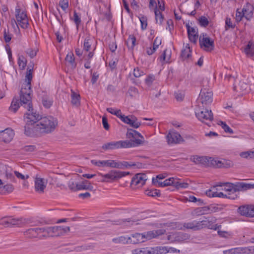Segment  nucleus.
<instances>
[{
	"label": "nucleus",
	"instance_id": "obj_19",
	"mask_svg": "<svg viewBox=\"0 0 254 254\" xmlns=\"http://www.w3.org/2000/svg\"><path fill=\"white\" fill-rule=\"evenodd\" d=\"M190 236L182 233H171L168 236V240L171 242H180L189 239Z\"/></svg>",
	"mask_w": 254,
	"mask_h": 254
},
{
	"label": "nucleus",
	"instance_id": "obj_22",
	"mask_svg": "<svg viewBox=\"0 0 254 254\" xmlns=\"http://www.w3.org/2000/svg\"><path fill=\"white\" fill-rule=\"evenodd\" d=\"M141 164L139 163H135L132 162L127 161H116L115 160V168L120 169H127L132 167L139 168Z\"/></svg>",
	"mask_w": 254,
	"mask_h": 254
},
{
	"label": "nucleus",
	"instance_id": "obj_48",
	"mask_svg": "<svg viewBox=\"0 0 254 254\" xmlns=\"http://www.w3.org/2000/svg\"><path fill=\"white\" fill-rule=\"evenodd\" d=\"M171 53L170 50H164L162 56L160 57V60L165 63L169 62L171 58Z\"/></svg>",
	"mask_w": 254,
	"mask_h": 254
},
{
	"label": "nucleus",
	"instance_id": "obj_46",
	"mask_svg": "<svg viewBox=\"0 0 254 254\" xmlns=\"http://www.w3.org/2000/svg\"><path fill=\"white\" fill-rule=\"evenodd\" d=\"M184 201H189L192 202H198L199 204L203 203V200L200 198H197L193 195H189L182 199Z\"/></svg>",
	"mask_w": 254,
	"mask_h": 254
},
{
	"label": "nucleus",
	"instance_id": "obj_17",
	"mask_svg": "<svg viewBox=\"0 0 254 254\" xmlns=\"http://www.w3.org/2000/svg\"><path fill=\"white\" fill-rule=\"evenodd\" d=\"M120 119L124 123L128 124L135 128H138L141 125V123L138 122L137 118L133 115L126 116L124 115H122V116H121Z\"/></svg>",
	"mask_w": 254,
	"mask_h": 254
},
{
	"label": "nucleus",
	"instance_id": "obj_51",
	"mask_svg": "<svg viewBox=\"0 0 254 254\" xmlns=\"http://www.w3.org/2000/svg\"><path fill=\"white\" fill-rule=\"evenodd\" d=\"M154 13L155 15V20L156 23L161 25L163 23L164 20V16L163 14L158 9L155 10Z\"/></svg>",
	"mask_w": 254,
	"mask_h": 254
},
{
	"label": "nucleus",
	"instance_id": "obj_49",
	"mask_svg": "<svg viewBox=\"0 0 254 254\" xmlns=\"http://www.w3.org/2000/svg\"><path fill=\"white\" fill-rule=\"evenodd\" d=\"M65 61L68 63L72 67H74L76 64L74 62V57L73 54L72 52L68 53L65 58Z\"/></svg>",
	"mask_w": 254,
	"mask_h": 254
},
{
	"label": "nucleus",
	"instance_id": "obj_8",
	"mask_svg": "<svg viewBox=\"0 0 254 254\" xmlns=\"http://www.w3.org/2000/svg\"><path fill=\"white\" fill-rule=\"evenodd\" d=\"M195 116L199 121L208 124L213 119V115L211 110L207 108H200L195 111Z\"/></svg>",
	"mask_w": 254,
	"mask_h": 254
},
{
	"label": "nucleus",
	"instance_id": "obj_50",
	"mask_svg": "<svg viewBox=\"0 0 254 254\" xmlns=\"http://www.w3.org/2000/svg\"><path fill=\"white\" fill-rule=\"evenodd\" d=\"M31 68L29 67L27 69L25 79L23 83H28L31 84V81L32 78V71H33V65L31 66Z\"/></svg>",
	"mask_w": 254,
	"mask_h": 254
},
{
	"label": "nucleus",
	"instance_id": "obj_59",
	"mask_svg": "<svg viewBox=\"0 0 254 254\" xmlns=\"http://www.w3.org/2000/svg\"><path fill=\"white\" fill-rule=\"evenodd\" d=\"M0 225L5 227H9V217H4L0 219Z\"/></svg>",
	"mask_w": 254,
	"mask_h": 254
},
{
	"label": "nucleus",
	"instance_id": "obj_34",
	"mask_svg": "<svg viewBox=\"0 0 254 254\" xmlns=\"http://www.w3.org/2000/svg\"><path fill=\"white\" fill-rule=\"evenodd\" d=\"M190 184L187 181H183L180 179L175 178L173 186L177 189H187L189 187Z\"/></svg>",
	"mask_w": 254,
	"mask_h": 254
},
{
	"label": "nucleus",
	"instance_id": "obj_23",
	"mask_svg": "<svg viewBox=\"0 0 254 254\" xmlns=\"http://www.w3.org/2000/svg\"><path fill=\"white\" fill-rule=\"evenodd\" d=\"M92 164L98 167H109L115 168V160H92L91 161Z\"/></svg>",
	"mask_w": 254,
	"mask_h": 254
},
{
	"label": "nucleus",
	"instance_id": "obj_56",
	"mask_svg": "<svg viewBox=\"0 0 254 254\" xmlns=\"http://www.w3.org/2000/svg\"><path fill=\"white\" fill-rule=\"evenodd\" d=\"M240 156L244 158H251L254 157V151H249L242 152Z\"/></svg>",
	"mask_w": 254,
	"mask_h": 254
},
{
	"label": "nucleus",
	"instance_id": "obj_52",
	"mask_svg": "<svg viewBox=\"0 0 254 254\" xmlns=\"http://www.w3.org/2000/svg\"><path fill=\"white\" fill-rule=\"evenodd\" d=\"M79 183H77L76 179H71L68 183L69 188L72 190H78Z\"/></svg>",
	"mask_w": 254,
	"mask_h": 254
},
{
	"label": "nucleus",
	"instance_id": "obj_47",
	"mask_svg": "<svg viewBox=\"0 0 254 254\" xmlns=\"http://www.w3.org/2000/svg\"><path fill=\"white\" fill-rule=\"evenodd\" d=\"M175 177H171L166 179L162 182L159 184L158 187H164L169 186H173Z\"/></svg>",
	"mask_w": 254,
	"mask_h": 254
},
{
	"label": "nucleus",
	"instance_id": "obj_4",
	"mask_svg": "<svg viewBox=\"0 0 254 254\" xmlns=\"http://www.w3.org/2000/svg\"><path fill=\"white\" fill-rule=\"evenodd\" d=\"M129 172H123L116 170H110L108 173L103 174L98 173L102 179H98V181L102 183H113L117 181L121 178L129 174Z\"/></svg>",
	"mask_w": 254,
	"mask_h": 254
},
{
	"label": "nucleus",
	"instance_id": "obj_15",
	"mask_svg": "<svg viewBox=\"0 0 254 254\" xmlns=\"http://www.w3.org/2000/svg\"><path fill=\"white\" fill-rule=\"evenodd\" d=\"M69 227H64L59 226H49V237H56L63 236L69 232Z\"/></svg>",
	"mask_w": 254,
	"mask_h": 254
},
{
	"label": "nucleus",
	"instance_id": "obj_54",
	"mask_svg": "<svg viewBox=\"0 0 254 254\" xmlns=\"http://www.w3.org/2000/svg\"><path fill=\"white\" fill-rule=\"evenodd\" d=\"M139 21L141 23V27L142 30H145L147 26V21L146 17L141 15L139 17Z\"/></svg>",
	"mask_w": 254,
	"mask_h": 254
},
{
	"label": "nucleus",
	"instance_id": "obj_7",
	"mask_svg": "<svg viewBox=\"0 0 254 254\" xmlns=\"http://www.w3.org/2000/svg\"><path fill=\"white\" fill-rule=\"evenodd\" d=\"M32 92L31 84L23 83L20 92V99L21 102L24 104H27L29 106V104H31Z\"/></svg>",
	"mask_w": 254,
	"mask_h": 254
},
{
	"label": "nucleus",
	"instance_id": "obj_36",
	"mask_svg": "<svg viewBox=\"0 0 254 254\" xmlns=\"http://www.w3.org/2000/svg\"><path fill=\"white\" fill-rule=\"evenodd\" d=\"M93 190V187L88 181L84 180L78 184V190Z\"/></svg>",
	"mask_w": 254,
	"mask_h": 254
},
{
	"label": "nucleus",
	"instance_id": "obj_14",
	"mask_svg": "<svg viewBox=\"0 0 254 254\" xmlns=\"http://www.w3.org/2000/svg\"><path fill=\"white\" fill-rule=\"evenodd\" d=\"M201 48L206 51H211L214 48V41L206 34H202L199 37Z\"/></svg>",
	"mask_w": 254,
	"mask_h": 254
},
{
	"label": "nucleus",
	"instance_id": "obj_3",
	"mask_svg": "<svg viewBox=\"0 0 254 254\" xmlns=\"http://www.w3.org/2000/svg\"><path fill=\"white\" fill-rule=\"evenodd\" d=\"M190 160L196 164L206 166H212L216 167H225L227 165L224 159H219L211 157L194 155L191 157Z\"/></svg>",
	"mask_w": 254,
	"mask_h": 254
},
{
	"label": "nucleus",
	"instance_id": "obj_16",
	"mask_svg": "<svg viewBox=\"0 0 254 254\" xmlns=\"http://www.w3.org/2000/svg\"><path fill=\"white\" fill-rule=\"evenodd\" d=\"M199 100L203 105L210 104L212 102V92L206 89H201L199 94Z\"/></svg>",
	"mask_w": 254,
	"mask_h": 254
},
{
	"label": "nucleus",
	"instance_id": "obj_6",
	"mask_svg": "<svg viewBox=\"0 0 254 254\" xmlns=\"http://www.w3.org/2000/svg\"><path fill=\"white\" fill-rule=\"evenodd\" d=\"M132 146L134 145L131 142L120 140L106 143L102 146V148L104 151H107L122 148H130Z\"/></svg>",
	"mask_w": 254,
	"mask_h": 254
},
{
	"label": "nucleus",
	"instance_id": "obj_26",
	"mask_svg": "<svg viewBox=\"0 0 254 254\" xmlns=\"http://www.w3.org/2000/svg\"><path fill=\"white\" fill-rule=\"evenodd\" d=\"M38 126L37 125H30L26 124L25 126L24 133L28 136H35L41 134L40 132L37 130Z\"/></svg>",
	"mask_w": 254,
	"mask_h": 254
},
{
	"label": "nucleus",
	"instance_id": "obj_9",
	"mask_svg": "<svg viewBox=\"0 0 254 254\" xmlns=\"http://www.w3.org/2000/svg\"><path fill=\"white\" fill-rule=\"evenodd\" d=\"M127 137L129 140H126L125 141L131 142L134 146L131 147L137 146L143 143V136L138 131L128 129L127 132Z\"/></svg>",
	"mask_w": 254,
	"mask_h": 254
},
{
	"label": "nucleus",
	"instance_id": "obj_58",
	"mask_svg": "<svg viewBox=\"0 0 254 254\" xmlns=\"http://www.w3.org/2000/svg\"><path fill=\"white\" fill-rule=\"evenodd\" d=\"M94 56V51H89L88 52H84V58L86 61H91V59Z\"/></svg>",
	"mask_w": 254,
	"mask_h": 254
},
{
	"label": "nucleus",
	"instance_id": "obj_30",
	"mask_svg": "<svg viewBox=\"0 0 254 254\" xmlns=\"http://www.w3.org/2000/svg\"><path fill=\"white\" fill-rule=\"evenodd\" d=\"M243 51L248 57L251 58L254 56V42L249 41L244 47Z\"/></svg>",
	"mask_w": 254,
	"mask_h": 254
},
{
	"label": "nucleus",
	"instance_id": "obj_24",
	"mask_svg": "<svg viewBox=\"0 0 254 254\" xmlns=\"http://www.w3.org/2000/svg\"><path fill=\"white\" fill-rule=\"evenodd\" d=\"M186 26L190 40L191 42L195 43L198 37L197 29L196 27L191 26L189 23L186 24Z\"/></svg>",
	"mask_w": 254,
	"mask_h": 254
},
{
	"label": "nucleus",
	"instance_id": "obj_33",
	"mask_svg": "<svg viewBox=\"0 0 254 254\" xmlns=\"http://www.w3.org/2000/svg\"><path fill=\"white\" fill-rule=\"evenodd\" d=\"M144 235L140 233H135L129 236L130 244H137L144 242Z\"/></svg>",
	"mask_w": 254,
	"mask_h": 254
},
{
	"label": "nucleus",
	"instance_id": "obj_43",
	"mask_svg": "<svg viewBox=\"0 0 254 254\" xmlns=\"http://www.w3.org/2000/svg\"><path fill=\"white\" fill-rule=\"evenodd\" d=\"M18 64L20 69L23 70L27 64V60L23 55H19L18 58Z\"/></svg>",
	"mask_w": 254,
	"mask_h": 254
},
{
	"label": "nucleus",
	"instance_id": "obj_40",
	"mask_svg": "<svg viewBox=\"0 0 254 254\" xmlns=\"http://www.w3.org/2000/svg\"><path fill=\"white\" fill-rule=\"evenodd\" d=\"M71 103L73 105L75 106H78L80 105V95L75 93V92L71 91Z\"/></svg>",
	"mask_w": 254,
	"mask_h": 254
},
{
	"label": "nucleus",
	"instance_id": "obj_21",
	"mask_svg": "<svg viewBox=\"0 0 254 254\" xmlns=\"http://www.w3.org/2000/svg\"><path fill=\"white\" fill-rule=\"evenodd\" d=\"M168 144H176L183 140L181 135L174 130H170L166 136Z\"/></svg>",
	"mask_w": 254,
	"mask_h": 254
},
{
	"label": "nucleus",
	"instance_id": "obj_41",
	"mask_svg": "<svg viewBox=\"0 0 254 254\" xmlns=\"http://www.w3.org/2000/svg\"><path fill=\"white\" fill-rule=\"evenodd\" d=\"M38 234L37 227L30 228L25 232V235L31 238H38Z\"/></svg>",
	"mask_w": 254,
	"mask_h": 254
},
{
	"label": "nucleus",
	"instance_id": "obj_57",
	"mask_svg": "<svg viewBox=\"0 0 254 254\" xmlns=\"http://www.w3.org/2000/svg\"><path fill=\"white\" fill-rule=\"evenodd\" d=\"M14 190V187L11 184H7L2 187V190L3 193H10Z\"/></svg>",
	"mask_w": 254,
	"mask_h": 254
},
{
	"label": "nucleus",
	"instance_id": "obj_63",
	"mask_svg": "<svg viewBox=\"0 0 254 254\" xmlns=\"http://www.w3.org/2000/svg\"><path fill=\"white\" fill-rule=\"evenodd\" d=\"M199 22L201 26L205 27L208 24V19L205 16H201L199 18Z\"/></svg>",
	"mask_w": 254,
	"mask_h": 254
},
{
	"label": "nucleus",
	"instance_id": "obj_10",
	"mask_svg": "<svg viewBox=\"0 0 254 254\" xmlns=\"http://www.w3.org/2000/svg\"><path fill=\"white\" fill-rule=\"evenodd\" d=\"M34 190L39 194L45 192L48 185L47 179L42 177L39 175H36L34 177Z\"/></svg>",
	"mask_w": 254,
	"mask_h": 254
},
{
	"label": "nucleus",
	"instance_id": "obj_35",
	"mask_svg": "<svg viewBox=\"0 0 254 254\" xmlns=\"http://www.w3.org/2000/svg\"><path fill=\"white\" fill-rule=\"evenodd\" d=\"M206 194L209 197H224V192L218 191L216 187H213L206 191Z\"/></svg>",
	"mask_w": 254,
	"mask_h": 254
},
{
	"label": "nucleus",
	"instance_id": "obj_62",
	"mask_svg": "<svg viewBox=\"0 0 254 254\" xmlns=\"http://www.w3.org/2000/svg\"><path fill=\"white\" fill-rule=\"evenodd\" d=\"M219 125H220L225 132L229 133H233V130L231 128H230L228 126L226 125V124L223 122H220Z\"/></svg>",
	"mask_w": 254,
	"mask_h": 254
},
{
	"label": "nucleus",
	"instance_id": "obj_44",
	"mask_svg": "<svg viewBox=\"0 0 254 254\" xmlns=\"http://www.w3.org/2000/svg\"><path fill=\"white\" fill-rule=\"evenodd\" d=\"M132 254H151V249L147 248H138L132 251Z\"/></svg>",
	"mask_w": 254,
	"mask_h": 254
},
{
	"label": "nucleus",
	"instance_id": "obj_39",
	"mask_svg": "<svg viewBox=\"0 0 254 254\" xmlns=\"http://www.w3.org/2000/svg\"><path fill=\"white\" fill-rule=\"evenodd\" d=\"M20 107V103L18 99L16 98H13L10 106L9 108V111L15 113Z\"/></svg>",
	"mask_w": 254,
	"mask_h": 254
},
{
	"label": "nucleus",
	"instance_id": "obj_32",
	"mask_svg": "<svg viewBox=\"0 0 254 254\" xmlns=\"http://www.w3.org/2000/svg\"><path fill=\"white\" fill-rule=\"evenodd\" d=\"M164 231L157 230L142 233V235H144V240L145 241V240H150L156 238L157 236L164 234Z\"/></svg>",
	"mask_w": 254,
	"mask_h": 254
},
{
	"label": "nucleus",
	"instance_id": "obj_27",
	"mask_svg": "<svg viewBox=\"0 0 254 254\" xmlns=\"http://www.w3.org/2000/svg\"><path fill=\"white\" fill-rule=\"evenodd\" d=\"M177 250L174 248L159 246L151 248V254H166L169 252H175Z\"/></svg>",
	"mask_w": 254,
	"mask_h": 254
},
{
	"label": "nucleus",
	"instance_id": "obj_31",
	"mask_svg": "<svg viewBox=\"0 0 254 254\" xmlns=\"http://www.w3.org/2000/svg\"><path fill=\"white\" fill-rule=\"evenodd\" d=\"M94 40L92 38L87 37L83 43V52H88L89 51H94L95 47L93 46Z\"/></svg>",
	"mask_w": 254,
	"mask_h": 254
},
{
	"label": "nucleus",
	"instance_id": "obj_13",
	"mask_svg": "<svg viewBox=\"0 0 254 254\" xmlns=\"http://www.w3.org/2000/svg\"><path fill=\"white\" fill-rule=\"evenodd\" d=\"M27 107L28 111L24 116L26 124L30 125L32 124L37 125L38 122L41 118L39 115L33 112V110L31 106V104H29V106L27 105Z\"/></svg>",
	"mask_w": 254,
	"mask_h": 254
},
{
	"label": "nucleus",
	"instance_id": "obj_1",
	"mask_svg": "<svg viewBox=\"0 0 254 254\" xmlns=\"http://www.w3.org/2000/svg\"><path fill=\"white\" fill-rule=\"evenodd\" d=\"M15 19L11 18L9 24L14 31L19 32V26L22 28L26 29L29 25V19L25 11L18 8L15 9Z\"/></svg>",
	"mask_w": 254,
	"mask_h": 254
},
{
	"label": "nucleus",
	"instance_id": "obj_20",
	"mask_svg": "<svg viewBox=\"0 0 254 254\" xmlns=\"http://www.w3.org/2000/svg\"><path fill=\"white\" fill-rule=\"evenodd\" d=\"M14 135L13 130L7 128L3 130L0 131V141L4 142H9L13 139Z\"/></svg>",
	"mask_w": 254,
	"mask_h": 254
},
{
	"label": "nucleus",
	"instance_id": "obj_28",
	"mask_svg": "<svg viewBox=\"0 0 254 254\" xmlns=\"http://www.w3.org/2000/svg\"><path fill=\"white\" fill-rule=\"evenodd\" d=\"M253 11V6L249 3H247L245 5H244L242 9V12H243L244 17L247 20H250L252 17Z\"/></svg>",
	"mask_w": 254,
	"mask_h": 254
},
{
	"label": "nucleus",
	"instance_id": "obj_5",
	"mask_svg": "<svg viewBox=\"0 0 254 254\" xmlns=\"http://www.w3.org/2000/svg\"><path fill=\"white\" fill-rule=\"evenodd\" d=\"M183 227L193 230H198L206 227L211 229L216 230L219 228V226L213 225L212 220L205 218V219L200 221H193L192 222L185 223Z\"/></svg>",
	"mask_w": 254,
	"mask_h": 254
},
{
	"label": "nucleus",
	"instance_id": "obj_11",
	"mask_svg": "<svg viewBox=\"0 0 254 254\" xmlns=\"http://www.w3.org/2000/svg\"><path fill=\"white\" fill-rule=\"evenodd\" d=\"M225 78L228 80H235L233 89L239 93V95H242L248 91L249 85L244 82L239 81L238 79H234V77L230 75H227Z\"/></svg>",
	"mask_w": 254,
	"mask_h": 254
},
{
	"label": "nucleus",
	"instance_id": "obj_2",
	"mask_svg": "<svg viewBox=\"0 0 254 254\" xmlns=\"http://www.w3.org/2000/svg\"><path fill=\"white\" fill-rule=\"evenodd\" d=\"M58 122L57 119L52 116L41 118L38 122L37 130L40 133H50L53 132L58 126Z\"/></svg>",
	"mask_w": 254,
	"mask_h": 254
},
{
	"label": "nucleus",
	"instance_id": "obj_38",
	"mask_svg": "<svg viewBox=\"0 0 254 254\" xmlns=\"http://www.w3.org/2000/svg\"><path fill=\"white\" fill-rule=\"evenodd\" d=\"M129 241V237L128 236H122L113 239V242L117 244H130Z\"/></svg>",
	"mask_w": 254,
	"mask_h": 254
},
{
	"label": "nucleus",
	"instance_id": "obj_61",
	"mask_svg": "<svg viewBox=\"0 0 254 254\" xmlns=\"http://www.w3.org/2000/svg\"><path fill=\"white\" fill-rule=\"evenodd\" d=\"M73 19L74 22L76 24L77 29H78L79 25L81 22V19L80 16L77 14V13L75 11L74 12Z\"/></svg>",
	"mask_w": 254,
	"mask_h": 254
},
{
	"label": "nucleus",
	"instance_id": "obj_45",
	"mask_svg": "<svg viewBox=\"0 0 254 254\" xmlns=\"http://www.w3.org/2000/svg\"><path fill=\"white\" fill-rule=\"evenodd\" d=\"M207 211V208L206 207H198L192 212V214L194 216H200L205 214Z\"/></svg>",
	"mask_w": 254,
	"mask_h": 254
},
{
	"label": "nucleus",
	"instance_id": "obj_60",
	"mask_svg": "<svg viewBox=\"0 0 254 254\" xmlns=\"http://www.w3.org/2000/svg\"><path fill=\"white\" fill-rule=\"evenodd\" d=\"M161 39L158 37H156L153 42L152 47L154 48V50H156L159 48V46L161 44Z\"/></svg>",
	"mask_w": 254,
	"mask_h": 254
},
{
	"label": "nucleus",
	"instance_id": "obj_18",
	"mask_svg": "<svg viewBox=\"0 0 254 254\" xmlns=\"http://www.w3.org/2000/svg\"><path fill=\"white\" fill-rule=\"evenodd\" d=\"M238 212L242 216L254 217V205H245L240 206Z\"/></svg>",
	"mask_w": 254,
	"mask_h": 254
},
{
	"label": "nucleus",
	"instance_id": "obj_53",
	"mask_svg": "<svg viewBox=\"0 0 254 254\" xmlns=\"http://www.w3.org/2000/svg\"><path fill=\"white\" fill-rule=\"evenodd\" d=\"M107 111L109 113L116 116L120 119L121 118V116H122V115L121 111L119 109H117L113 108H108L107 109Z\"/></svg>",
	"mask_w": 254,
	"mask_h": 254
},
{
	"label": "nucleus",
	"instance_id": "obj_29",
	"mask_svg": "<svg viewBox=\"0 0 254 254\" xmlns=\"http://www.w3.org/2000/svg\"><path fill=\"white\" fill-rule=\"evenodd\" d=\"M250 250L246 247H237L223 251L224 254H244Z\"/></svg>",
	"mask_w": 254,
	"mask_h": 254
},
{
	"label": "nucleus",
	"instance_id": "obj_55",
	"mask_svg": "<svg viewBox=\"0 0 254 254\" xmlns=\"http://www.w3.org/2000/svg\"><path fill=\"white\" fill-rule=\"evenodd\" d=\"M13 173L17 178L22 180H27L29 178V176L28 175H24L17 171H13Z\"/></svg>",
	"mask_w": 254,
	"mask_h": 254
},
{
	"label": "nucleus",
	"instance_id": "obj_64",
	"mask_svg": "<svg viewBox=\"0 0 254 254\" xmlns=\"http://www.w3.org/2000/svg\"><path fill=\"white\" fill-rule=\"evenodd\" d=\"M146 194L147 195L151 196H159L160 195L159 191L156 190H146Z\"/></svg>",
	"mask_w": 254,
	"mask_h": 254
},
{
	"label": "nucleus",
	"instance_id": "obj_25",
	"mask_svg": "<svg viewBox=\"0 0 254 254\" xmlns=\"http://www.w3.org/2000/svg\"><path fill=\"white\" fill-rule=\"evenodd\" d=\"M147 178L145 174L139 173L135 175L131 180V184L134 186L141 187L145 184Z\"/></svg>",
	"mask_w": 254,
	"mask_h": 254
},
{
	"label": "nucleus",
	"instance_id": "obj_12",
	"mask_svg": "<svg viewBox=\"0 0 254 254\" xmlns=\"http://www.w3.org/2000/svg\"><path fill=\"white\" fill-rule=\"evenodd\" d=\"M218 186L223 187V190L225 191L224 197L235 199L238 197L236 188L233 184L231 183H221Z\"/></svg>",
	"mask_w": 254,
	"mask_h": 254
},
{
	"label": "nucleus",
	"instance_id": "obj_37",
	"mask_svg": "<svg viewBox=\"0 0 254 254\" xmlns=\"http://www.w3.org/2000/svg\"><path fill=\"white\" fill-rule=\"evenodd\" d=\"M190 53H191V51L190 49V45L189 44H186L184 46V47L182 51V53H181L182 58L184 60L188 59L190 56Z\"/></svg>",
	"mask_w": 254,
	"mask_h": 254
},
{
	"label": "nucleus",
	"instance_id": "obj_42",
	"mask_svg": "<svg viewBox=\"0 0 254 254\" xmlns=\"http://www.w3.org/2000/svg\"><path fill=\"white\" fill-rule=\"evenodd\" d=\"M167 175L166 174H159L156 176L155 178H152V183L153 184L157 187H159V184L160 183V182H162L161 181L162 180L165 179Z\"/></svg>",
	"mask_w": 254,
	"mask_h": 254
}]
</instances>
